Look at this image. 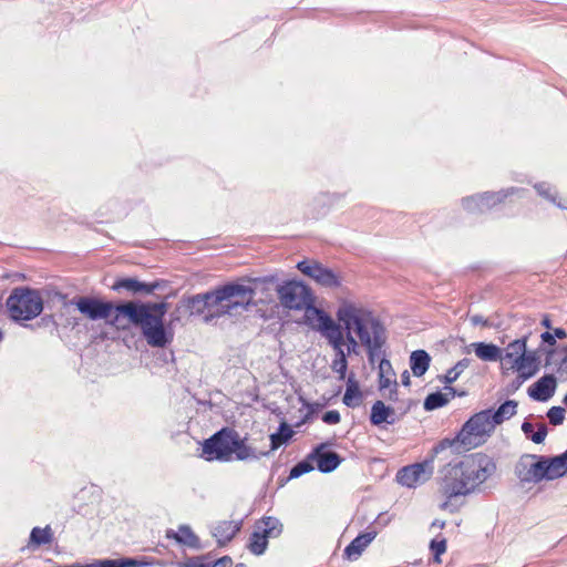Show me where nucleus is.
Returning <instances> with one entry per match:
<instances>
[{"mask_svg": "<svg viewBox=\"0 0 567 567\" xmlns=\"http://www.w3.org/2000/svg\"><path fill=\"white\" fill-rule=\"evenodd\" d=\"M337 318L347 330L348 350L355 349L358 341L354 336H357L359 341L368 348L370 362L380 364L381 386H389L390 379L384 377V371L385 367H390V362L383 357L382 347L385 343V334L379 321L371 312L351 303L342 305L337 311Z\"/></svg>", "mask_w": 567, "mask_h": 567, "instance_id": "1", "label": "nucleus"}, {"mask_svg": "<svg viewBox=\"0 0 567 567\" xmlns=\"http://www.w3.org/2000/svg\"><path fill=\"white\" fill-rule=\"evenodd\" d=\"M495 471L491 457L484 454L471 455L458 464L449 465L444 471L443 489L452 497L466 495L485 482Z\"/></svg>", "mask_w": 567, "mask_h": 567, "instance_id": "2", "label": "nucleus"}, {"mask_svg": "<svg viewBox=\"0 0 567 567\" xmlns=\"http://www.w3.org/2000/svg\"><path fill=\"white\" fill-rule=\"evenodd\" d=\"M247 439L241 437L233 427H223L209 439L205 440L202 449V456L208 461L230 462L257 460L256 450L246 443Z\"/></svg>", "mask_w": 567, "mask_h": 567, "instance_id": "3", "label": "nucleus"}, {"mask_svg": "<svg viewBox=\"0 0 567 567\" xmlns=\"http://www.w3.org/2000/svg\"><path fill=\"white\" fill-rule=\"evenodd\" d=\"M494 429L495 425L492 420V411L485 410L478 412L463 425L455 441H442L434 449V452L439 453L447 447H452L454 443L460 444L466 451L477 447L486 441Z\"/></svg>", "mask_w": 567, "mask_h": 567, "instance_id": "4", "label": "nucleus"}, {"mask_svg": "<svg viewBox=\"0 0 567 567\" xmlns=\"http://www.w3.org/2000/svg\"><path fill=\"white\" fill-rule=\"evenodd\" d=\"M167 312L166 302L143 303V310L140 313V327L147 343L152 347L163 348L171 342L172 336L166 332L163 323Z\"/></svg>", "mask_w": 567, "mask_h": 567, "instance_id": "5", "label": "nucleus"}, {"mask_svg": "<svg viewBox=\"0 0 567 567\" xmlns=\"http://www.w3.org/2000/svg\"><path fill=\"white\" fill-rule=\"evenodd\" d=\"M6 307L13 321H29L43 311V298L37 289L17 287L7 298Z\"/></svg>", "mask_w": 567, "mask_h": 567, "instance_id": "6", "label": "nucleus"}, {"mask_svg": "<svg viewBox=\"0 0 567 567\" xmlns=\"http://www.w3.org/2000/svg\"><path fill=\"white\" fill-rule=\"evenodd\" d=\"M303 310V321L307 326L319 331L328 339L329 343H338L342 331L340 326H338L329 315L316 308L312 303H309Z\"/></svg>", "mask_w": 567, "mask_h": 567, "instance_id": "7", "label": "nucleus"}, {"mask_svg": "<svg viewBox=\"0 0 567 567\" xmlns=\"http://www.w3.org/2000/svg\"><path fill=\"white\" fill-rule=\"evenodd\" d=\"M277 293L282 307L292 310H302L313 301L310 289L293 280L278 286Z\"/></svg>", "mask_w": 567, "mask_h": 567, "instance_id": "8", "label": "nucleus"}, {"mask_svg": "<svg viewBox=\"0 0 567 567\" xmlns=\"http://www.w3.org/2000/svg\"><path fill=\"white\" fill-rule=\"evenodd\" d=\"M217 297H220L218 288L205 293L193 296L188 300L190 312L195 315H203L205 322H210L216 318L226 316L221 306L223 301H219Z\"/></svg>", "mask_w": 567, "mask_h": 567, "instance_id": "9", "label": "nucleus"}, {"mask_svg": "<svg viewBox=\"0 0 567 567\" xmlns=\"http://www.w3.org/2000/svg\"><path fill=\"white\" fill-rule=\"evenodd\" d=\"M282 532V524L274 517H266L255 527L250 537L249 549L255 555H261L268 544L269 538L278 537Z\"/></svg>", "mask_w": 567, "mask_h": 567, "instance_id": "10", "label": "nucleus"}, {"mask_svg": "<svg viewBox=\"0 0 567 567\" xmlns=\"http://www.w3.org/2000/svg\"><path fill=\"white\" fill-rule=\"evenodd\" d=\"M298 270L313 279L318 285L336 288L340 285L338 276L329 268L316 260H302L297 264Z\"/></svg>", "mask_w": 567, "mask_h": 567, "instance_id": "11", "label": "nucleus"}, {"mask_svg": "<svg viewBox=\"0 0 567 567\" xmlns=\"http://www.w3.org/2000/svg\"><path fill=\"white\" fill-rule=\"evenodd\" d=\"M142 310L143 303L133 301L114 306L112 317L107 323L121 330L127 329L131 324L137 326L141 322L140 313Z\"/></svg>", "mask_w": 567, "mask_h": 567, "instance_id": "12", "label": "nucleus"}, {"mask_svg": "<svg viewBox=\"0 0 567 567\" xmlns=\"http://www.w3.org/2000/svg\"><path fill=\"white\" fill-rule=\"evenodd\" d=\"M432 466L427 463H416L404 466L396 474V482L402 486L415 488L424 484L432 476Z\"/></svg>", "mask_w": 567, "mask_h": 567, "instance_id": "13", "label": "nucleus"}, {"mask_svg": "<svg viewBox=\"0 0 567 567\" xmlns=\"http://www.w3.org/2000/svg\"><path fill=\"white\" fill-rule=\"evenodd\" d=\"M78 310L91 320L111 319L114 305L94 298L81 297L75 302Z\"/></svg>", "mask_w": 567, "mask_h": 567, "instance_id": "14", "label": "nucleus"}, {"mask_svg": "<svg viewBox=\"0 0 567 567\" xmlns=\"http://www.w3.org/2000/svg\"><path fill=\"white\" fill-rule=\"evenodd\" d=\"M516 474L523 482H540L546 480L544 458L536 461V456L526 455L516 465Z\"/></svg>", "mask_w": 567, "mask_h": 567, "instance_id": "15", "label": "nucleus"}, {"mask_svg": "<svg viewBox=\"0 0 567 567\" xmlns=\"http://www.w3.org/2000/svg\"><path fill=\"white\" fill-rule=\"evenodd\" d=\"M224 288L227 291V296L236 302L239 315L247 311L251 306L255 305L254 298L256 295L255 288L244 284H228Z\"/></svg>", "mask_w": 567, "mask_h": 567, "instance_id": "16", "label": "nucleus"}, {"mask_svg": "<svg viewBox=\"0 0 567 567\" xmlns=\"http://www.w3.org/2000/svg\"><path fill=\"white\" fill-rule=\"evenodd\" d=\"M527 338L516 339L507 344L504 350H501L499 361L504 371H511L525 355L527 349Z\"/></svg>", "mask_w": 567, "mask_h": 567, "instance_id": "17", "label": "nucleus"}, {"mask_svg": "<svg viewBox=\"0 0 567 567\" xmlns=\"http://www.w3.org/2000/svg\"><path fill=\"white\" fill-rule=\"evenodd\" d=\"M310 458L316 460L318 468L323 473L336 470L341 462L340 456L336 452L324 451L323 444L315 450Z\"/></svg>", "mask_w": 567, "mask_h": 567, "instance_id": "18", "label": "nucleus"}, {"mask_svg": "<svg viewBox=\"0 0 567 567\" xmlns=\"http://www.w3.org/2000/svg\"><path fill=\"white\" fill-rule=\"evenodd\" d=\"M539 370V359L535 351L527 352L519 359L518 363L511 370L518 373V378L524 382L534 377Z\"/></svg>", "mask_w": 567, "mask_h": 567, "instance_id": "19", "label": "nucleus"}, {"mask_svg": "<svg viewBox=\"0 0 567 567\" xmlns=\"http://www.w3.org/2000/svg\"><path fill=\"white\" fill-rule=\"evenodd\" d=\"M556 390V379L548 374L540 378L533 386L528 389V394L537 401H547L553 396Z\"/></svg>", "mask_w": 567, "mask_h": 567, "instance_id": "20", "label": "nucleus"}, {"mask_svg": "<svg viewBox=\"0 0 567 567\" xmlns=\"http://www.w3.org/2000/svg\"><path fill=\"white\" fill-rule=\"evenodd\" d=\"M239 529V523L234 520H221L214 527L213 536L217 539V543L220 546H224L235 537Z\"/></svg>", "mask_w": 567, "mask_h": 567, "instance_id": "21", "label": "nucleus"}, {"mask_svg": "<svg viewBox=\"0 0 567 567\" xmlns=\"http://www.w3.org/2000/svg\"><path fill=\"white\" fill-rule=\"evenodd\" d=\"M375 533H365L357 536L344 549V556L349 560H357L364 548L374 539Z\"/></svg>", "mask_w": 567, "mask_h": 567, "instance_id": "22", "label": "nucleus"}, {"mask_svg": "<svg viewBox=\"0 0 567 567\" xmlns=\"http://www.w3.org/2000/svg\"><path fill=\"white\" fill-rule=\"evenodd\" d=\"M455 396V390L452 386H445L442 392L429 394L424 400V409L433 411L446 405Z\"/></svg>", "mask_w": 567, "mask_h": 567, "instance_id": "23", "label": "nucleus"}, {"mask_svg": "<svg viewBox=\"0 0 567 567\" xmlns=\"http://www.w3.org/2000/svg\"><path fill=\"white\" fill-rule=\"evenodd\" d=\"M156 288V285H147L138 281L135 278H124L114 282L112 289L118 291L121 289H126L132 291L133 293L144 292L146 295L152 293Z\"/></svg>", "mask_w": 567, "mask_h": 567, "instance_id": "24", "label": "nucleus"}, {"mask_svg": "<svg viewBox=\"0 0 567 567\" xmlns=\"http://www.w3.org/2000/svg\"><path fill=\"white\" fill-rule=\"evenodd\" d=\"M546 480H555L567 473V455L555 456L550 460L544 458Z\"/></svg>", "mask_w": 567, "mask_h": 567, "instance_id": "25", "label": "nucleus"}, {"mask_svg": "<svg viewBox=\"0 0 567 567\" xmlns=\"http://www.w3.org/2000/svg\"><path fill=\"white\" fill-rule=\"evenodd\" d=\"M471 347L476 357L483 361H497L501 358V349L493 343L474 342Z\"/></svg>", "mask_w": 567, "mask_h": 567, "instance_id": "26", "label": "nucleus"}, {"mask_svg": "<svg viewBox=\"0 0 567 567\" xmlns=\"http://www.w3.org/2000/svg\"><path fill=\"white\" fill-rule=\"evenodd\" d=\"M336 351V359L332 362V370L340 375V379H344L346 371L348 367V362L346 359V353L343 351V334L340 336L338 343H330Z\"/></svg>", "mask_w": 567, "mask_h": 567, "instance_id": "27", "label": "nucleus"}, {"mask_svg": "<svg viewBox=\"0 0 567 567\" xmlns=\"http://www.w3.org/2000/svg\"><path fill=\"white\" fill-rule=\"evenodd\" d=\"M430 360V355L424 350L413 351L410 358L413 374L422 377L429 369Z\"/></svg>", "mask_w": 567, "mask_h": 567, "instance_id": "28", "label": "nucleus"}, {"mask_svg": "<svg viewBox=\"0 0 567 567\" xmlns=\"http://www.w3.org/2000/svg\"><path fill=\"white\" fill-rule=\"evenodd\" d=\"M167 537L174 538L177 543L189 547H196L198 545V537L187 525L179 526L177 532H168Z\"/></svg>", "mask_w": 567, "mask_h": 567, "instance_id": "29", "label": "nucleus"}, {"mask_svg": "<svg viewBox=\"0 0 567 567\" xmlns=\"http://www.w3.org/2000/svg\"><path fill=\"white\" fill-rule=\"evenodd\" d=\"M517 402L508 400L503 403L495 412H492V420L494 425L502 424L504 421L514 416L517 412Z\"/></svg>", "mask_w": 567, "mask_h": 567, "instance_id": "30", "label": "nucleus"}, {"mask_svg": "<svg viewBox=\"0 0 567 567\" xmlns=\"http://www.w3.org/2000/svg\"><path fill=\"white\" fill-rule=\"evenodd\" d=\"M343 403L350 408L359 406L361 403L359 385L352 378L348 379L346 393L343 395Z\"/></svg>", "mask_w": 567, "mask_h": 567, "instance_id": "31", "label": "nucleus"}, {"mask_svg": "<svg viewBox=\"0 0 567 567\" xmlns=\"http://www.w3.org/2000/svg\"><path fill=\"white\" fill-rule=\"evenodd\" d=\"M52 539L53 532L50 526H45L44 528L34 527L30 534L29 545L39 547L50 544Z\"/></svg>", "mask_w": 567, "mask_h": 567, "instance_id": "32", "label": "nucleus"}, {"mask_svg": "<svg viewBox=\"0 0 567 567\" xmlns=\"http://www.w3.org/2000/svg\"><path fill=\"white\" fill-rule=\"evenodd\" d=\"M92 567H141L143 563L134 558L96 559L91 563Z\"/></svg>", "mask_w": 567, "mask_h": 567, "instance_id": "33", "label": "nucleus"}, {"mask_svg": "<svg viewBox=\"0 0 567 567\" xmlns=\"http://www.w3.org/2000/svg\"><path fill=\"white\" fill-rule=\"evenodd\" d=\"M390 408L385 406L382 401H377L371 409L370 421L373 425H381L388 421Z\"/></svg>", "mask_w": 567, "mask_h": 567, "instance_id": "34", "label": "nucleus"}, {"mask_svg": "<svg viewBox=\"0 0 567 567\" xmlns=\"http://www.w3.org/2000/svg\"><path fill=\"white\" fill-rule=\"evenodd\" d=\"M292 430L285 423L280 425L277 433L270 435L271 450H277L280 445L286 443L292 436Z\"/></svg>", "mask_w": 567, "mask_h": 567, "instance_id": "35", "label": "nucleus"}, {"mask_svg": "<svg viewBox=\"0 0 567 567\" xmlns=\"http://www.w3.org/2000/svg\"><path fill=\"white\" fill-rule=\"evenodd\" d=\"M218 289L220 292V297L217 298L219 301H223L221 306L225 311V315L229 317L239 316V312L237 310L238 305H236V302H233V299L229 296H227L228 293L224 286L219 287Z\"/></svg>", "mask_w": 567, "mask_h": 567, "instance_id": "36", "label": "nucleus"}, {"mask_svg": "<svg viewBox=\"0 0 567 567\" xmlns=\"http://www.w3.org/2000/svg\"><path fill=\"white\" fill-rule=\"evenodd\" d=\"M468 367V360L464 359L457 362L452 369H450L444 375L446 383H453L457 380L461 373Z\"/></svg>", "mask_w": 567, "mask_h": 567, "instance_id": "37", "label": "nucleus"}, {"mask_svg": "<svg viewBox=\"0 0 567 567\" xmlns=\"http://www.w3.org/2000/svg\"><path fill=\"white\" fill-rule=\"evenodd\" d=\"M430 548H431L432 553L434 554V561L440 564L441 563L440 556L442 554H444L446 550L445 538L433 539L431 542Z\"/></svg>", "mask_w": 567, "mask_h": 567, "instance_id": "38", "label": "nucleus"}, {"mask_svg": "<svg viewBox=\"0 0 567 567\" xmlns=\"http://www.w3.org/2000/svg\"><path fill=\"white\" fill-rule=\"evenodd\" d=\"M312 470L313 466L309 462L302 461L291 468L289 477L297 478L306 473H309Z\"/></svg>", "mask_w": 567, "mask_h": 567, "instance_id": "39", "label": "nucleus"}, {"mask_svg": "<svg viewBox=\"0 0 567 567\" xmlns=\"http://www.w3.org/2000/svg\"><path fill=\"white\" fill-rule=\"evenodd\" d=\"M547 416L551 424H554V425L561 424L565 419V409H563L560 406H553L548 411Z\"/></svg>", "mask_w": 567, "mask_h": 567, "instance_id": "40", "label": "nucleus"}, {"mask_svg": "<svg viewBox=\"0 0 567 567\" xmlns=\"http://www.w3.org/2000/svg\"><path fill=\"white\" fill-rule=\"evenodd\" d=\"M493 196H482V197H478V198H467L465 202H464V206L467 208V209H472V204H475L480 207H483V206H488L489 205V199L492 198Z\"/></svg>", "mask_w": 567, "mask_h": 567, "instance_id": "41", "label": "nucleus"}, {"mask_svg": "<svg viewBox=\"0 0 567 567\" xmlns=\"http://www.w3.org/2000/svg\"><path fill=\"white\" fill-rule=\"evenodd\" d=\"M322 421L327 424H337L340 422V413L336 410L327 411L322 416Z\"/></svg>", "mask_w": 567, "mask_h": 567, "instance_id": "42", "label": "nucleus"}, {"mask_svg": "<svg viewBox=\"0 0 567 567\" xmlns=\"http://www.w3.org/2000/svg\"><path fill=\"white\" fill-rule=\"evenodd\" d=\"M219 565L231 566L233 565V560H231L230 557L224 556V557L217 559L214 563H212V561H204V567H219Z\"/></svg>", "mask_w": 567, "mask_h": 567, "instance_id": "43", "label": "nucleus"}, {"mask_svg": "<svg viewBox=\"0 0 567 567\" xmlns=\"http://www.w3.org/2000/svg\"><path fill=\"white\" fill-rule=\"evenodd\" d=\"M547 435V430L545 425H542L537 432L533 433L530 439L534 443L540 444L544 442L545 437Z\"/></svg>", "mask_w": 567, "mask_h": 567, "instance_id": "44", "label": "nucleus"}, {"mask_svg": "<svg viewBox=\"0 0 567 567\" xmlns=\"http://www.w3.org/2000/svg\"><path fill=\"white\" fill-rule=\"evenodd\" d=\"M182 567H204L203 558H192L185 561Z\"/></svg>", "mask_w": 567, "mask_h": 567, "instance_id": "45", "label": "nucleus"}, {"mask_svg": "<svg viewBox=\"0 0 567 567\" xmlns=\"http://www.w3.org/2000/svg\"><path fill=\"white\" fill-rule=\"evenodd\" d=\"M540 338L543 342L548 343L550 346H554L556 343L555 336L548 331L542 333Z\"/></svg>", "mask_w": 567, "mask_h": 567, "instance_id": "46", "label": "nucleus"}, {"mask_svg": "<svg viewBox=\"0 0 567 567\" xmlns=\"http://www.w3.org/2000/svg\"><path fill=\"white\" fill-rule=\"evenodd\" d=\"M471 322L474 326H477V324L486 326L487 324V320L484 319L482 316H478V315H475V316L471 317Z\"/></svg>", "mask_w": 567, "mask_h": 567, "instance_id": "47", "label": "nucleus"}, {"mask_svg": "<svg viewBox=\"0 0 567 567\" xmlns=\"http://www.w3.org/2000/svg\"><path fill=\"white\" fill-rule=\"evenodd\" d=\"M553 334L555 336V339L556 338H559V339L567 338V332L564 329H561V328L554 329V333Z\"/></svg>", "mask_w": 567, "mask_h": 567, "instance_id": "48", "label": "nucleus"}, {"mask_svg": "<svg viewBox=\"0 0 567 567\" xmlns=\"http://www.w3.org/2000/svg\"><path fill=\"white\" fill-rule=\"evenodd\" d=\"M522 430L525 434H529L533 432V424H530L528 422H524L522 425Z\"/></svg>", "mask_w": 567, "mask_h": 567, "instance_id": "49", "label": "nucleus"}, {"mask_svg": "<svg viewBox=\"0 0 567 567\" xmlns=\"http://www.w3.org/2000/svg\"><path fill=\"white\" fill-rule=\"evenodd\" d=\"M441 508L442 509H449L450 512H454L456 511V507H454L450 501H446L444 502L442 505H441Z\"/></svg>", "mask_w": 567, "mask_h": 567, "instance_id": "50", "label": "nucleus"}, {"mask_svg": "<svg viewBox=\"0 0 567 567\" xmlns=\"http://www.w3.org/2000/svg\"><path fill=\"white\" fill-rule=\"evenodd\" d=\"M444 526H445V522L444 520H434L433 524H432L433 528H439V529H442Z\"/></svg>", "mask_w": 567, "mask_h": 567, "instance_id": "51", "label": "nucleus"}, {"mask_svg": "<svg viewBox=\"0 0 567 567\" xmlns=\"http://www.w3.org/2000/svg\"><path fill=\"white\" fill-rule=\"evenodd\" d=\"M402 383L404 385H409L410 384V375H409L408 371H404V373L402 374Z\"/></svg>", "mask_w": 567, "mask_h": 567, "instance_id": "52", "label": "nucleus"}, {"mask_svg": "<svg viewBox=\"0 0 567 567\" xmlns=\"http://www.w3.org/2000/svg\"><path fill=\"white\" fill-rule=\"evenodd\" d=\"M542 324L544 327H546L547 329H550L551 328V324H550V319L548 316H545L542 320Z\"/></svg>", "mask_w": 567, "mask_h": 567, "instance_id": "53", "label": "nucleus"}, {"mask_svg": "<svg viewBox=\"0 0 567 567\" xmlns=\"http://www.w3.org/2000/svg\"><path fill=\"white\" fill-rule=\"evenodd\" d=\"M2 338H3V334H2V331L0 330V342L2 341Z\"/></svg>", "mask_w": 567, "mask_h": 567, "instance_id": "54", "label": "nucleus"}, {"mask_svg": "<svg viewBox=\"0 0 567 567\" xmlns=\"http://www.w3.org/2000/svg\"><path fill=\"white\" fill-rule=\"evenodd\" d=\"M564 402L567 404V394H566V396H565V399H564Z\"/></svg>", "mask_w": 567, "mask_h": 567, "instance_id": "55", "label": "nucleus"}, {"mask_svg": "<svg viewBox=\"0 0 567 567\" xmlns=\"http://www.w3.org/2000/svg\"><path fill=\"white\" fill-rule=\"evenodd\" d=\"M564 363L567 365V358L564 359Z\"/></svg>", "mask_w": 567, "mask_h": 567, "instance_id": "56", "label": "nucleus"}, {"mask_svg": "<svg viewBox=\"0 0 567 567\" xmlns=\"http://www.w3.org/2000/svg\"><path fill=\"white\" fill-rule=\"evenodd\" d=\"M219 567H231V566H224V565H219Z\"/></svg>", "mask_w": 567, "mask_h": 567, "instance_id": "57", "label": "nucleus"}]
</instances>
